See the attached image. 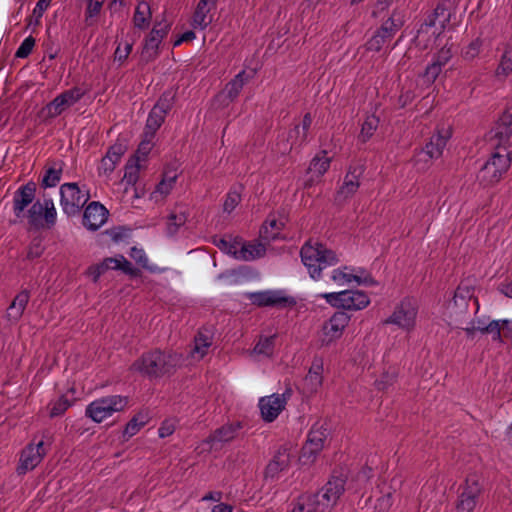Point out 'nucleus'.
<instances>
[{
    "label": "nucleus",
    "mask_w": 512,
    "mask_h": 512,
    "mask_svg": "<svg viewBox=\"0 0 512 512\" xmlns=\"http://www.w3.org/2000/svg\"><path fill=\"white\" fill-rule=\"evenodd\" d=\"M289 512H324V510L319 505L317 496L303 494L297 498Z\"/></svg>",
    "instance_id": "obj_31"
},
{
    "label": "nucleus",
    "mask_w": 512,
    "mask_h": 512,
    "mask_svg": "<svg viewBox=\"0 0 512 512\" xmlns=\"http://www.w3.org/2000/svg\"><path fill=\"white\" fill-rule=\"evenodd\" d=\"M240 201H241L240 194L236 191H230L227 194L226 199L223 204L224 211L231 213L237 207V205L240 203Z\"/></svg>",
    "instance_id": "obj_60"
},
{
    "label": "nucleus",
    "mask_w": 512,
    "mask_h": 512,
    "mask_svg": "<svg viewBox=\"0 0 512 512\" xmlns=\"http://www.w3.org/2000/svg\"><path fill=\"white\" fill-rule=\"evenodd\" d=\"M214 244L224 253L232 255L235 259H237L239 247L241 244V239L239 238H220L215 239Z\"/></svg>",
    "instance_id": "obj_42"
},
{
    "label": "nucleus",
    "mask_w": 512,
    "mask_h": 512,
    "mask_svg": "<svg viewBox=\"0 0 512 512\" xmlns=\"http://www.w3.org/2000/svg\"><path fill=\"white\" fill-rule=\"evenodd\" d=\"M109 212L100 202L93 201L85 208L82 224L90 231H97L107 221Z\"/></svg>",
    "instance_id": "obj_20"
},
{
    "label": "nucleus",
    "mask_w": 512,
    "mask_h": 512,
    "mask_svg": "<svg viewBox=\"0 0 512 512\" xmlns=\"http://www.w3.org/2000/svg\"><path fill=\"white\" fill-rule=\"evenodd\" d=\"M36 193V184L32 181L20 186L14 193L13 212L17 219L24 217L25 209L33 204Z\"/></svg>",
    "instance_id": "obj_22"
},
{
    "label": "nucleus",
    "mask_w": 512,
    "mask_h": 512,
    "mask_svg": "<svg viewBox=\"0 0 512 512\" xmlns=\"http://www.w3.org/2000/svg\"><path fill=\"white\" fill-rule=\"evenodd\" d=\"M452 58V52L450 48L442 47L435 55L433 62L444 67Z\"/></svg>",
    "instance_id": "obj_64"
},
{
    "label": "nucleus",
    "mask_w": 512,
    "mask_h": 512,
    "mask_svg": "<svg viewBox=\"0 0 512 512\" xmlns=\"http://www.w3.org/2000/svg\"><path fill=\"white\" fill-rule=\"evenodd\" d=\"M177 176H165L162 181L156 186L155 193H159L163 196H167L176 182Z\"/></svg>",
    "instance_id": "obj_58"
},
{
    "label": "nucleus",
    "mask_w": 512,
    "mask_h": 512,
    "mask_svg": "<svg viewBox=\"0 0 512 512\" xmlns=\"http://www.w3.org/2000/svg\"><path fill=\"white\" fill-rule=\"evenodd\" d=\"M318 297L325 299L332 307L343 310H362L370 304L369 296L360 290L321 293Z\"/></svg>",
    "instance_id": "obj_7"
},
{
    "label": "nucleus",
    "mask_w": 512,
    "mask_h": 512,
    "mask_svg": "<svg viewBox=\"0 0 512 512\" xmlns=\"http://www.w3.org/2000/svg\"><path fill=\"white\" fill-rule=\"evenodd\" d=\"M331 158L327 156V151L322 150L314 156L309 165V171L317 177H322L329 169Z\"/></svg>",
    "instance_id": "obj_37"
},
{
    "label": "nucleus",
    "mask_w": 512,
    "mask_h": 512,
    "mask_svg": "<svg viewBox=\"0 0 512 512\" xmlns=\"http://www.w3.org/2000/svg\"><path fill=\"white\" fill-rule=\"evenodd\" d=\"M350 316L343 311L335 312L322 326L320 342L322 346H329L343 335L350 322Z\"/></svg>",
    "instance_id": "obj_12"
},
{
    "label": "nucleus",
    "mask_w": 512,
    "mask_h": 512,
    "mask_svg": "<svg viewBox=\"0 0 512 512\" xmlns=\"http://www.w3.org/2000/svg\"><path fill=\"white\" fill-rule=\"evenodd\" d=\"M495 147L509 150L512 146V108L507 109L494 128Z\"/></svg>",
    "instance_id": "obj_19"
},
{
    "label": "nucleus",
    "mask_w": 512,
    "mask_h": 512,
    "mask_svg": "<svg viewBox=\"0 0 512 512\" xmlns=\"http://www.w3.org/2000/svg\"><path fill=\"white\" fill-rule=\"evenodd\" d=\"M129 403V398L123 395H107L90 402L85 409V416L95 423H102L115 413L124 411Z\"/></svg>",
    "instance_id": "obj_4"
},
{
    "label": "nucleus",
    "mask_w": 512,
    "mask_h": 512,
    "mask_svg": "<svg viewBox=\"0 0 512 512\" xmlns=\"http://www.w3.org/2000/svg\"><path fill=\"white\" fill-rule=\"evenodd\" d=\"M266 247L262 243H243L241 241L237 260L252 261L265 255Z\"/></svg>",
    "instance_id": "obj_30"
},
{
    "label": "nucleus",
    "mask_w": 512,
    "mask_h": 512,
    "mask_svg": "<svg viewBox=\"0 0 512 512\" xmlns=\"http://www.w3.org/2000/svg\"><path fill=\"white\" fill-rule=\"evenodd\" d=\"M71 405V401L66 396L62 395L57 400L49 403V416L51 418L61 416Z\"/></svg>",
    "instance_id": "obj_47"
},
{
    "label": "nucleus",
    "mask_w": 512,
    "mask_h": 512,
    "mask_svg": "<svg viewBox=\"0 0 512 512\" xmlns=\"http://www.w3.org/2000/svg\"><path fill=\"white\" fill-rule=\"evenodd\" d=\"M307 139L308 133L302 134L300 125H295V127L289 131L288 140L291 142V149L303 146L307 143Z\"/></svg>",
    "instance_id": "obj_54"
},
{
    "label": "nucleus",
    "mask_w": 512,
    "mask_h": 512,
    "mask_svg": "<svg viewBox=\"0 0 512 512\" xmlns=\"http://www.w3.org/2000/svg\"><path fill=\"white\" fill-rule=\"evenodd\" d=\"M345 479L342 477H332L322 489L312 494L318 497L319 505L324 512L332 509L345 491Z\"/></svg>",
    "instance_id": "obj_17"
},
{
    "label": "nucleus",
    "mask_w": 512,
    "mask_h": 512,
    "mask_svg": "<svg viewBox=\"0 0 512 512\" xmlns=\"http://www.w3.org/2000/svg\"><path fill=\"white\" fill-rule=\"evenodd\" d=\"M102 6H103L102 0H89L87 8H86V13H85L86 14L85 21H86L87 25H90V23H89L90 18H93L100 13Z\"/></svg>",
    "instance_id": "obj_62"
},
{
    "label": "nucleus",
    "mask_w": 512,
    "mask_h": 512,
    "mask_svg": "<svg viewBox=\"0 0 512 512\" xmlns=\"http://www.w3.org/2000/svg\"><path fill=\"white\" fill-rule=\"evenodd\" d=\"M90 199L89 190L77 183H64L60 187V205L67 216L78 214Z\"/></svg>",
    "instance_id": "obj_9"
},
{
    "label": "nucleus",
    "mask_w": 512,
    "mask_h": 512,
    "mask_svg": "<svg viewBox=\"0 0 512 512\" xmlns=\"http://www.w3.org/2000/svg\"><path fill=\"white\" fill-rule=\"evenodd\" d=\"M30 300V293L28 290L24 289L20 291L12 300L11 304L7 308L6 317L10 322H18Z\"/></svg>",
    "instance_id": "obj_27"
},
{
    "label": "nucleus",
    "mask_w": 512,
    "mask_h": 512,
    "mask_svg": "<svg viewBox=\"0 0 512 512\" xmlns=\"http://www.w3.org/2000/svg\"><path fill=\"white\" fill-rule=\"evenodd\" d=\"M456 7L452 0H441L435 9L427 15L424 22L420 25L418 33H428L433 28L434 36L440 35L449 25L452 15L455 14Z\"/></svg>",
    "instance_id": "obj_8"
},
{
    "label": "nucleus",
    "mask_w": 512,
    "mask_h": 512,
    "mask_svg": "<svg viewBox=\"0 0 512 512\" xmlns=\"http://www.w3.org/2000/svg\"><path fill=\"white\" fill-rule=\"evenodd\" d=\"M211 2L209 0H200L193 16V26L201 30L205 29L211 22L208 16L211 10Z\"/></svg>",
    "instance_id": "obj_33"
},
{
    "label": "nucleus",
    "mask_w": 512,
    "mask_h": 512,
    "mask_svg": "<svg viewBox=\"0 0 512 512\" xmlns=\"http://www.w3.org/2000/svg\"><path fill=\"white\" fill-rule=\"evenodd\" d=\"M281 229H282V223L278 222L274 218L268 219L265 221V223L261 227L260 237L263 240L270 242L272 240L277 239Z\"/></svg>",
    "instance_id": "obj_39"
},
{
    "label": "nucleus",
    "mask_w": 512,
    "mask_h": 512,
    "mask_svg": "<svg viewBox=\"0 0 512 512\" xmlns=\"http://www.w3.org/2000/svg\"><path fill=\"white\" fill-rule=\"evenodd\" d=\"M512 72V46L507 47L496 69L497 76H508Z\"/></svg>",
    "instance_id": "obj_49"
},
{
    "label": "nucleus",
    "mask_w": 512,
    "mask_h": 512,
    "mask_svg": "<svg viewBox=\"0 0 512 512\" xmlns=\"http://www.w3.org/2000/svg\"><path fill=\"white\" fill-rule=\"evenodd\" d=\"M359 186V175L356 174V169L349 170L338 190V196L347 199L357 192Z\"/></svg>",
    "instance_id": "obj_34"
},
{
    "label": "nucleus",
    "mask_w": 512,
    "mask_h": 512,
    "mask_svg": "<svg viewBox=\"0 0 512 512\" xmlns=\"http://www.w3.org/2000/svg\"><path fill=\"white\" fill-rule=\"evenodd\" d=\"M139 177V165L136 163L127 164L122 181L127 185H134Z\"/></svg>",
    "instance_id": "obj_57"
},
{
    "label": "nucleus",
    "mask_w": 512,
    "mask_h": 512,
    "mask_svg": "<svg viewBox=\"0 0 512 512\" xmlns=\"http://www.w3.org/2000/svg\"><path fill=\"white\" fill-rule=\"evenodd\" d=\"M244 298L251 304L258 307H285L287 304H294L293 298L288 297L280 290H265L257 292H246Z\"/></svg>",
    "instance_id": "obj_14"
},
{
    "label": "nucleus",
    "mask_w": 512,
    "mask_h": 512,
    "mask_svg": "<svg viewBox=\"0 0 512 512\" xmlns=\"http://www.w3.org/2000/svg\"><path fill=\"white\" fill-rule=\"evenodd\" d=\"M152 18L150 5L141 1L137 4L133 15V24L140 30H145L149 27Z\"/></svg>",
    "instance_id": "obj_32"
},
{
    "label": "nucleus",
    "mask_w": 512,
    "mask_h": 512,
    "mask_svg": "<svg viewBox=\"0 0 512 512\" xmlns=\"http://www.w3.org/2000/svg\"><path fill=\"white\" fill-rule=\"evenodd\" d=\"M183 355L173 350L152 349L143 353L133 364L131 370L137 371L149 379L169 376L182 365Z\"/></svg>",
    "instance_id": "obj_1"
},
{
    "label": "nucleus",
    "mask_w": 512,
    "mask_h": 512,
    "mask_svg": "<svg viewBox=\"0 0 512 512\" xmlns=\"http://www.w3.org/2000/svg\"><path fill=\"white\" fill-rule=\"evenodd\" d=\"M379 125V119L375 115H369L364 120L361 131L359 134V139L362 142H367L375 133Z\"/></svg>",
    "instance_id": "obj_45"
},
{
    "label": "nucleus",
    "mask_w": 512,
    "mask_h": 512,
    "mask_svg": "<svg viewBox=\"0 0 512 512\" xmlns=\"http://www.w3.org/2000/svg\"><path fill=\"white\" fill-rule=\"evenodd\" d=\"M56 217V208L51 198L44 199L43 203L40 201L34 202L27 211L28 222L34 228L43 226V219L48 226H53L56 223Z\"/></svg>",
    "instance_id": "obj_15"
},
{
    "label": "nucleus",
    "mask_w": 512,
    "mask_h": 512,
    "mask_svg": "<svg viewBox=\"0 0 512 512\" xmlns=\"http://www.w3.org/2000/svg\"><path fill=\"white\" fill-rule=\"evenodd\" d=\"M210 346V337L203 333H198V335L195 337L194 348L192 349L191 354L194 358L200 360L208 353V349Z\"/></svg>",
    "instance_id": "obj_44"
},
{
    "label": "nucleus",
    "mask_w": 512,
    "mask_h": 512,
    "mask_svg": "<svg viewBox=\"0 0 512 512\" xmlns=\"http://www.w3.org/2000/svg\"><path fill=\"white\" fill-rule=\"evenodd\" d=\"M246 81V73L244 70H242L226 84L223 94H225L229 101H234L240 94Z\"/></svg>",
    "instance_id": "obj_36"
},
{
    "label": "nucleus",
    "mask_w": 512,
    "mask_h": 512,
    "mask_svg": "<svg viewBox=\"0 0 512 512\" xmlns=\"http://www.w3.org/2000/svg\"><path fill=\"white\" fill-rule=\"evenodd\" d=\"M188 219L185 211L172 212L167 218L166 232L169 236H174L180 227H182Z\"/></svg>",
    "instance_id": "obj_38"
},
{
    "label": "nucleus",
    "mask_w": 512,
    "mask_h": 512,
    "mask_svg": "<svg viewBox=\"0 0 512 512\" xmlns=\"http://www.w3.org/2000/svg\"><path fill=\"white\" fill-rule=\"evenodd\" d=\"M323 377L308 373L303 379V390L308 394H313L322 386Z\"/></svg>",
    "instance_id": "obj_53"
},
{
    "label": "nucleus",
    "mask_w": 512,
    "mask_h": 512,
    "mask_svg": "<svg viewBox=\"0 0 512 512\" xmlns=\"http://www.w3.org/2000/svg\"><path fill=\"white\" fill-rule=\"evenodd\" d=\"M351 269L348 266L339 267L334 269L331 274V280L336 283L338 286H343L349 284L351 282H356L358 284H374V280L371 277H365L362 279L361 277L349 272Z\"/></svg>",
    "instance_id": "obj_28"
},
{
    "label": "nucleus",
    "mask_w": 512,
    "mask_h": 512,
    "mask_svg": "<svg viewBox=\"0 0 512 512\" xmlns=\"http://www.w3.org/2000/svg\"><path fill=\"white\" fill-rule=\"evenodd\" d=\"M126 147L121 143H115L109 147L98 167L99 174L110 175L124 155Z\"/></svg>",
    "instance_id": "obj_24"
},
{
    "label": "nucleus",
    "mask_w": 512,
    "mask_h": 512,
    "mask_svg": "<svg viewBox=\"0 0 512 512\" xmlns=\"http://www.w3.org/2000/svg\"><path fill=\"white\" fill-rule=\"evenodd\" d=\"M48 9V6L44 5V3L37 1L32 15L28 19L27 26L30 27L32 25L37 26L40 24V20L45 13V11Z\"/></svg>",
    "instance_id": "obj_59"
},
{
    "label": "nucleus",
    "mask_w": 512,
    "mask_h": 512,
    "mask_svg": "<svg viewBox=\"0 0 512 512\" xmlns=\"http://www.w3.org/2000/svg\"><path fill=\"white\" fill-rule=\"evenodd\" d=\"M45 251L43 239L41 237H35L31 240L27 247L26 258L28 260H34L42 256Z\"/></svg>",
    "instance_id": "obj_51"
},
{
    "label": "nucleus",
    "mask_w": 512,
    "mask_h": 512,
    "mask_svg": "<svg viewBox=\"0 0 512 512\" xmlns=\"http://www.w3.org/2000/svg\"><path fill=\"white\" fill-rule=\"evenodd\" d=\"M62 171V163L58 167L54 164L52 167L47 168L42 178L41 186L43 188L55 187L61 180Z\"/></svg>",
    "instance_id": "obj_43"
},
{
    "label": "nucleus",
    "mask_w": 512,
    "mask_h": 512,
    "mask_svg": "<svg viewBox=\"0 0 512 512\" xmlns=\"http://www.w3.org/2000/svg\"><path fill=\"white\" fill-rule=\"evenodd\" d=\"M509 324L508 320H493L485 328H482L483 334H491L494 341L502 342V330L505 336H507L505 333L507 330L509 337H512V328H509Z\"/></svg>",
    "instance_id": "obj_35"
},
{
    "label": "nucleus",
    "mask_w": 512,
    "mask_h": 512,
    "mask_svg": "<svg viewBox=\"0 0 512 512\" xmlns=\"http://www.w3.org/2000/svg\"><path fill=\"white\" fill-rule=\"evenodd\" d=\"M240 428V423L223 425L210 434L209 437L203 441V444L209 445L210 449H212L217 443L229 442L236 437Z\"/></svg>",
    "instance_id": "obj_25"
},
{
    "label": "nucleus",
    "mask_w": 512,
    "mask_h": 512,
    "mask_svg": "<svg viewBox=\"0 0 512 512\" xmlns=\"http://www.w3.org/2000/svg\"><path fill=\"white\" fill-rule=\"evenodd\" d=\"M417 313L418 307L415 300L405 298L395 307L394 312L384 321V324H394L409 331L415 327Z\"/></svg>",
    "instance_id": "obj_10"
},
{
    "label": "nucleus",
    "mask_w": 512,
    "mask_h": 512,
    "mask_svg": "<svg viewBox=\"0 0 512 512\" xmlns=\"http://www.w3.org/2000/svg\"><path fill=\"white\" fill-rule=\"evenodd\" d=\"M397 377L396 369H389L381 375L380 379L375 381V385L378 390H386L396 382Z\"/></svg>",
    "instance_id": "obj_52"
},
{
    "label": "nucleus",
    "mask_w": 512,
    "mask_h": 512,
    "mask_svg": "<svg viewBox=\"0 0 512 512\" xmlns=\"http://www.w3.org/2000/svg\"><path fill=\"white\" fill-rule=\"evenodd\" d=\"M290 464V453L287 447H280L274 454L272 460L268 463L265 475L274 478L280 472L287 469Z\"/></svg>",
    "instance_id": "obj_26"
},
{
    "label": "nucleus",
    "mask_w": 512,
    "mask_h": 512,
    "mask_svg": "<svg viewBox=\"0 0 512 512\" xmlns=\"http://www.w3.org/2000/svg\"><path fill=\"white\" fill-rule=\"evenodd\" d=\"M512 152L510 150L497 149L484 163L478 173L480 183L492 186L498 183L511 166Z\"/></svg>",
    "instance_id": "obj_5"
},
{
    "label": "nucleus",
    "mask_w": 512,
    "mask_h": 512,
    "mask_svg": "<svg viewBox=\"0 0 512 512\" xmlns=\"http://www.w3.org/2000/svg\"><path fill=\"white\" fill-rule=\"evenodd\" d=\"M153 108H158L163 114H167L172 108V96L170 93H164Z\"/></svg>",
    "instance_id": "obj_63"
},
{
    "label": "nucleus",
    "mask_w": 512,
    "mask_h": 512,
    "mask_svg": "<svg viewBox=\"0 0 512 512\" xmlns=\"http://www.w3.org/2000/svg\"><path fill=\"white\" fill-rule=\"evenodd\" d=\"M165 114L158 108H152L146 121V135L154 137L155 132L161 127L164 122Z\"/></svg>",
    "instance_id": "obj_40"
},
{
    "label": "nucleus",
    "mask_w": 512,
    "mask_h": 512,
    "mask_svg": "<svg viewBox=\"0 0 512 512\" xmlns=\"http://www.w3.org/2000/svg\"><path fill=\"white\" fill-rule=\"evenodd\" d=\"M106 271L108 270H120L126 275L136 277L139 276L140 270L135 268L131 262H129L123 255H117L115 257H107L101 262Z\"/></svg>",
    "instance_id": "obj_29"
},
{
    "label": "nucleus",
    "mask_w": 512,
    "mask_h": 512,
    "mask_svg": "<svg viewBox=\"0 0 512 512\" xmlns=\"http://www.w3.org/2000/svg\"><path fill=\"white\" fill-rule=\"evenodd\" d=\"M442 68L440 65L436 64L435 62H431L429 65H427L424 73L422 74V79L426 85H432L439 74L442 71Z\"/></svg>",
    "instance_id": "obj_55"
},
{
    "label": "nucleus",
    "mask_w": 512,
    "mask_h": 512,
    "mask_svg": "<svg viewBox=\"0 0 512 512\" xmlns=\"http://www.w3.org/2000/svg\"><path fill=\"white\" fill-rule=\"evenodd\" d=\"M452 132L450 126H438L435 133L431 136L429 142L416 155L414 164L419 169L425 170L430 166L428 160L432 161L442 156L443 151L451 138Z\"/></svg>",
    "instance_id": "obj_6"
},
{
    "label": "nucleus",
    "mask_w": 512,
    "mask_h": 512,
    "mask_svg": "<svg viewBox=\"0 0 512 512\" xmlns=\"http://www.w3.org/2000/svg\"><path fill=\"white\" fill-rule=\"evenodd\" d=\"M402 26V17L394 12L367 41V50L374 52L380 51L384 44L390 41Z\"/></svg>",
    "instance_id": "obj_11"
},
{
    "label": "nucleus",
    "mask_w": 512,
    "mask_h": 512,
    "mask_svg": "<svg viewBox=\"0 0 512 512\" xmlns=\"http://www.w3.org/2000/svg\"><path fill=\"white\" fill-rule=\"evenodd\" d=\"M146 416L142 414L135 415L125 426L123 437L129 439L136 435L139 430L146 424Z\"/></svg>",
    "instance_id": "obj_46"
},
{
    "label": "nucleus",
    "mask_w": 512,
    "mask_h": 512,
    "mask_svg": "<svg viewBox=\"0 0 512 512\" xmlns=\"http://www.w3.org/2000/svg\"><path fill=\"white\" fill-rule=\"evenodd\" d=\"M301 261L307 268L310 277L319 280L322 270L339 263L338 255L319 242L307 241L300 250Z\"/></svg>",
    "instance_id": "obj_2"
},
{
    "label": "nucleus",
    "mask_w": 512,
    "mask_h": 512,
    "mask_svg": "<svg viewBox=\"0 0 512 512\" xmlns=\"http://www.w3.org/2000/svg\"><path fill=\"white\" fill-rule=\"evenodd\" d=\"M482 493V486L475 476H470L466 479L461 492L459 493L456 503V512H473L476 508L480 495Z\"/></svg>",
    "instance_id": "obj_13"
},
{
    "label": "nucleus",
    "mask_w": 512,
    "mask_h": 512,
    "mask_svg": "<svg viewBox=\"0 0 512 512\" xmlns=\"http://www.w3.org/2000/svg\"><path fill=\"white\" fill-rule=\"evenodd\" d=\"M483 46V41L480 38H476L472 40L468 45L462 48L461 56L464 60L472 61L481 52Z\"/></svg>",
    "instance_id": "obj_50"
},
{
    "label": "nucleus",
    "mask_w": 512,
    "mask_h": 512,
    "mask_svg": "<svg viewBox=\"0 0 512 512\" xmlns=\"http://www.w3.org/2000/svg\"><path fill=\"white\" fill-rule=\"evenodd\" d=\"M275 345V336L261 337L255 345L253 351L258 355L270 357L273 354Z\"/></svg>",
    "instance_id": "obj_48"
},
{
    "label": "nucleus",
    "mask_w": 512,
    "mask_h": 512,
    "mask_svg": "<svg viewBox=\"0 0 512 512\" xmlns=\"http://www.w3.org/2000/svg\"><path fill=\"white\" fill-rule=\"evenodd\" d=\"M170 30V24L166 21L157 22L154 27L152 28L151 32L149 33L151 36H154L155 38H159V41L162 42V40L166 37Z\"/></svg>",
    "instance_id": "obj_61"
},
{
    "label": "nucleus",
    "mask_w": 512,
    "mask_h": 512,
    "mask_svg": "<svg viewBox=\"0 0 512 512\" xmlns=\"http://www.w3.org/2000/svg\"><path fill=\"white\" fill-rule=\"evenodd\" d=\"M34 46H35L34 37L28 36L27 38H25L23 40V42L18 47L17 51L15 52V57L21 58V59L27 58L31 54Z\"/></svg>",
    "instance_id": "obj_56"
},
{
    "label": "nucleus",
    "mask_w": 512,
    "mask_h": 512,
    "mask_svg": "<svg viewBox=\"0 0 512 512\" xmlns=\"http://www.w3.org/2000/svg\"><path fill=\"white\" fill-rule=\"evenodd\" d=\"M475 305V313L479 310L478 299L474 297V289L467 283H460L454 292L453 299L448 302L445 316L448 324L455 328H462L470 317L469 302Z\"/></svg>",
    "instance_id": "obj_3"
},
{
    "label": "nucleus",
    "mask_w": 512,
    "mask_h": 512,
    "mask_svg": "<svg viewBox=\"0 0 512 512\" xmlns=\"http://www.w3.org/2000/svg\"><path fill=\"white\" fill-rule=\"evenodd\" d=\"M287 399L285 394L274 393L259 400L261 416L265 422H273L285 408Z\"/></svg>",
    "instance_id": "obj_21"
},
{
    "label": "nucleus",
    "mask_w": 512,
    "mask_h": 512,
    "mask_svg": "<svg viewBox=\"0 0 512 512\" xmlns=\"http://www.w3.org/2000/svg\"><path fill=\"white\" fill-rule=\"evenodd\" d=\"M326 437V429L313 426L309 431L307 441L302 448V456L307 457L308 459L313 458L323 449Z\"/></svg>",
    "instance_id": "obj_23"
},
{
    "label": "nucleus",
    "mask_w": 512,
    "mask_h": 512,
    "mask_svg": "<svg viewBox=\"0 0 512 512\" xmlns=\"http://www.w3.org/2000/svg\"><path fill=\"white\" fill-rule=\"evenodd\" d=\"M161 42L159 38H155L150 34L145 39L141 56L146 62L154 60L159 54V45Z\"/></svg>",
    "instance_id": "obj_41"
},
{
    "label": "nucleus",
    "mask_w": 512,
    "mask_h": 512,
    "mask_svg": "<svg viewBox=\"0 0 512 512\" xmlns=\"http://www.w3.org/2000/svg\"><path fill=\"white\" fill-rule=\"evenodd\" d=\"M46 455L44 441L40 440L36 444L27 445L21 452L19 464L17 467L18 474H25L33 470L42 461Z\"/></svg>",
    "instance_id": "obj_18"
},
{
    "label": "nucleus",
    "mask_w": 512,
    "mask_h": 512,
    "mask_svg": "<svg viewBox=\"0 0 512 512\" xmlns=\"http://www.w3.org/2000/svg\"><path fill=\"white\" fill-rule=\"evenodd\" d=\"M86 92V90L78 86L65 90L46 105L45 111L47 116L50 118L59 116L67 108L80 101Z\"/></svg>",
    "instance_id": "obj_16"
}]
</instances>
